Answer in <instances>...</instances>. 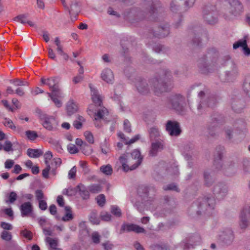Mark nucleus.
<instances>
[{
  "mask_svg": "<svg viewBox=\"0 0 250 250\" xmlns=\"http://www.w3.org/2000/svg\"><path fill=\"white\" fill-rule=\"evenodd\" d=\"M47 94L52 100L55 105L58 107H60L62 105V103L60 100L58 99V98H60L62 96V93L61 91H60V94L57 95L51 93H47Z\"/></svg>",
  "mask_w": 250,
  "mask_h": 250,
  "instance_id": "nucleus-26",
  "label": "nucleus"
},
{
  "mask_svg": "<svg viewBox=\"0 0 250 250\" xmlns=\"http://www.w3.org/2000/svg\"><path fill=\"white\" fill-rule=\"evenodd\" d=\"M96 199L97 202L100 206L103 207L104 206L105 202V197L104 194H100L97 197Z\"/></svg>",
  "mask_w": 250,
  "mask_h": 250,
  "instance_id": "nucleus-51",
  "label": "nucleus"
},
{
  "mask_svg": "<svg viewBox=\"0 0 250 250\" xmlns=\"http://www.w3.org/2000/svg\"><path fill=\"white\" fill-rule=\"evenodd\" d=\"M39 208L42 210H45L47 209V205L44 200L39 201Z\"/></svg>",
  "mask_w": 250,
  "mask_h": 250,
  "instance_id": "nucleus-63",
  "label": "nucleus"
},
{
  "mask_svg": "<svg viewBox=\"0 0 250 250\" xmlns=\"http://www.w3.org/2000/svg\"><path fill=\"white\" fill-rule=\"evenodd\" d=\"M228 1L229 4V12L231 14L236 16L242 12L243 5L239 0H219L220 4Z\"/></svg>",
  "mask_w": 250,
  "mask_h": 250,
  "instance_id": "nucleus-7",
  "label": "nucleus"
},
{
  "mask_svg": "<svg viewBox=\"0 0 250 250\" xmlns=\"http://www.w3.org/2000/svg\"><path fill=\"white\" fill-rule=\"evenodd\" d=\"M225 122L224 117L215 113L211 116V121L207 125L208 136L214 137L217 134V128Z\"/></svg>",
  "mask_w": 250,
  "mask_h": 250,
  "instance_id": "nucleus-3",
  "label": "nucleus"
},
{
  "mask_svg": "<svg viewBox=\"0 0 250 250\" xmlns=\"http://www.w3.org/2000/svg\"><path fill=\"white\" fill-rule=\"evenodd\" d=\"M248 225V221L246 216V212L243 210L240 214V226L242 229L246 228Z\"/></svg>",
  "mask_w": 250,
  "mask_h": 250,
  "instance_id": "nucleus-37",
  "label": "nucleus"
},
{
  "mask_svg": "<svg viewBox=\"0 0 250 250\" xmlns=\"http://www.w3.org/2000/svg\"><path fill=\"white\" fill-rule=\"evenodd\" d=\"M101 78L107 83H112L114 81V75L111 69L109 68L104 69L101 73Z\"/></svg>",
  "mask_w": 250,
  "mask_h": 250,
  "instance_id": "nucleus-19",
  "label": "nucleus"
},
{
  "mask_svg": "<svg viewBox=\"0 0 250 250\" xmlns=\"http://www.w3.org/2000/svg\"><path fill=\"white\" fill-rule=\"evenodd\" d=\"M166 129L171 136H178L181 133L180 124L175 121H167L166 125Z\"/></svg>",
  "mask_w": 250,
  "mask_h": 250,
  "instance_id": "nucleus-9",
  "label": "nucleus"
},
{
  "mask_svg": "<svg viewBox=\"0 0 250 250\" xmlns=\"http://www.w3.org/2000/svg\"><path fill=\"white\" fill-rule=\"evenodd\" d=\"M46 241L49 245V250H52L58 248V242L57 239L47 237Z\"/></svg>",
  "mask_w": 250,
  "mask_h": 250,
  "instance_id": "nucleus-34",
  "label": "nucleus"
},
{
  "mask_svg": "<svg viewBox=\"0 0 250 250\" xmlns=\"http://www.w3.org/2000/svg\"><path fill=\"white\" fill-rule=\"evenodd\" d=\"M76 167L74 166L69 170L68 173V178L69 179H74L76 176Z\"/></svg>",
  "mask_w": 250,
  "mask_h": 250,
  "instance_id": "nucleus-62",
  "label": "nucleus"
},
{
  "mask_svg": "<svg viewBox=\"0 0 250 250\" xmlns=\"http://www.w3.org/2000/svg\"><path fill=\"white\" fill-rule=\"evenodd\" d=\"M35 195L38 201L43 200L44 198L43 193L42 190H37L35 192Z\"/></svg>",
  "mask_w": 250,
  "mask_h": 250,
  "instance_id": "nucleus-58",
  "label": "nucleus"
},
{
  "mask_svg": "<svg viewBox=\"0 0 250 250\" xmlns=\"http://www.w3.org/2000/svg\"><path fill=\"white\" fill-rule=\"evenodd\" d=\"M213 192L217 199L219 200L222 199L227 194L228 187L224 183H218L214 186Z\"/></svg>",
  "mask_w": 250,
  "mask_h": 250,
  "instance_id": "nucleus-10",
  "label": "nucleus"
},
{
  "mask_svg": "<svg viewBox=\"0 0 250 250\" xmlns=\"http://www.w3.org/2000/svg\"><path fill=\"white\" fill-rule=\"evenodd\" d=\"M135 86L138 92L141 94L146 95L150 91L148 84L144 80L140 79L137 81L135 83Z\"/></svg>",
  "mask_w": 250,
  "mask_h": 250,
  "instance_id": "nucleus-15",
  "label": "nucleus"
},
{
  "mask_svg": "<svg viewBox=\"0 0 250 250\" xmlns=\"http://www.w3.org/2000/svg\"><path fill=\"white\" fill-rule=\"evenodd\" d=\"M78 106L73 100H70L66 104V111L69 115L75 113L78 111Z\"/></svg>",
  "mask_w": 250,
  "mask_h": 250,
  "instance_id": "nucleus-23",
  "label": "nucleus"
},
{
  "mask_svg": "<svg viewBox=\"0 0 250 250\" xmlns=\"http://www.w3.org/2000/svg\"><path fill=\"white\" fill-rule=\"evenodd\" d=\"M216 103L215 98L211 97L209 98L207 101H202L197 107L198 114L202 115L206 111L207 107H213Z\"/></svg>",
  "mask_w": 250,
  "mask_h": 250,
  "instance_id": "nucleus-12",
  "label": "nucleus"
},
{
  "mask_svg": "<svg viewBox=\"0 0 250 250\" xmlns=\"http://www.w3.org/2000/svg\"><path fill=\"white\" fill-rule=\"evenodd\" d=\"M100 238L101 236L100 235L99 233L97 231L93 232L91 234L92 241L95 244H97L100 243Z\"/></svg>",
  "mask_w": 250,
  "mask_h": 250,
  "instance_id": "nucleus-49",
  "label": "nucleus"
},
{
  "mask_svg": "<svg viewBox=\"0 0 250 250\" xmlns=\"http://www.w3.org/2000/svg\"><path fill=\"white\" fill-rule=\"evenodd\" d=\"M17 21L20 22L23 24L27 23L29 26L33 27L35 24L32 21L28 20L26 15H20L17 16Z\"/></svg>",
  "mask_w": 250,
  "mask_h": 250,
  "instance_id": "nucleus-30",
  "label": "nucleus"
},
{
  "mask_svg": "<svg viewBox=\"0 0 250 250\" xmlns=\"http://www.w3.org/2000/svg\"><path fill=\"white\" fill-rule=\"evenodd\" d=\"M143 4L145 11H141L137 8H133L125 12V17L131 23H133L146 17L154 15L158 11V9L161 8L159 0H145Z\"/></svg>",
  "mask_w": 250,
  "mask_h": 250,
  "instance_id": "nucleus-1",
  "label": "nucleus"
},
{
  "mask_svg": "<svg viewBox=\"0 0 250 250\" xmlns=\"http://www.w3.org/2000/svg\"><path fill=\"white\" fill-rule=\"evenodd\" d=\"M247 44L246 37H245L243 39H240L237 42H235L233 45V48L235 49L241 47L242 49L244 48V46Z\"/></svg>",
  "mask_w": 250,
  "mask_h": 250,
  "instance_id": "nucleus-38",
  "label": "nucleus"
},
{
  "mask_svg": "<svg viewBox=\"0 0 250 250\" xmlns=\"http://www.w3.org/2000/svg\"><path fill=\"white\" fill-rule=\"evenodd\" d=\"M41 82L42 84L47 85L52 92L55 94H60V91L61 90L59 88L60 79L58 77H52L47 79L42 77Z\"/></svg>",
  "mask_w": 250,
  "mask_h": 250,
  "instance_id": "nucleus-5",
  "label": "nucleus"
},
{
  "mask_svg": "<svg viewBox=\"0 0 250 250\" xmlns=\"http://www.w3.org/2000/svg\"><path fill=\"white\" fill-rule=\"evenodd\" d=\"M234 127L239 131H244L246 129V124L242 120H237L234 125Z\"/></svg>",
  "mask_w": 250,
  "mask_h": 250,
  "instance_id": "nucleus-35",
  "label": "nucleus"
},
{
  "mask_svg": "<svg viewBox=\"0 0 250 250\" xmlns=\"http://www.w3.org/2000/svg\"><path fill=\"white\" fill-rule=\"evenodd\" d=\"M78 191L80 195L84 200H86L89 197V191L87 188L83 185L80 184L77 186V192Z\"/></svg>",
  "mask_w": 250,
  "mask_h": 250,
  "instance_id": "nucleus-24",
  "label": "nucleus"
},
{
  "mask_svg": "<svg viewBox=\"0 0 250 250\" xmlns=\"http://www.w3.org/2000/svg\"><path fill=\"white\" fill-rule=\"evenodd\" d=\"M80 11V8L79 2L76 1L72 2L70 5V8L69 9V14L71 16H74L76 19Z\"/></svg>",
  "mask_w": 250,
  "mask_h": 250,
  "instance_id": "nucleus-25",
  "label": "nucleus"
},
{
  "mask_svg": "<svg viewBox=\"0 0 250 250\" xmlns=\"http://www.w3.org/2000/svg\"><path fill=\"white\" fill-rule=\"evenodd\" d=\"M1 238L5 241H10L12 238V235L10 232L3 230L1 234Z\"/></svg>",
  "mask_w": 250,
  "mask_h": 250,
  "instance_id": "nucleus-52",
  "label": "nucleus"
},
{
  "mask_svg": "<svg viewBox=\"0 0 250 250\" xmlns=\"http://www.w3.org/2000/svg\"><path fill=\"white\" fill-rule=\"evenodd\" d=\"M108 114L107 109L104 107L100 109L97 111V113L94 116V119L96 121H99L100 120H104L105 117Z\"/></svg>",
  "mask_w": 250,
  "mask_h": 250,
  "instance_id": "nucleus-27",
  "label": "nucleus"
},
{
  "mask_svg": "<svg viewBox=\"0 0 250 250\" xmlns=\"http://www.w3.org/2000/svg\"><path fill=\"white\" fill-rule=\"evenodd\" d=\"M149 188L145 186H141L138 188V192L141 196H147L148 195Z\"/></svg>",
  "mask_w": 250,
  "mask_h": 250,
  "instance_id": "nucleus-45",
  "label": "nucleus"
},
{
  "mask_svg": "<svg viewBox=\"0 0 250 250\" xmlns=\"http://www.w3.org/2000/svg\"><path fill=\"white\" fill-rule=\"evenodd\" d=\"M102 246L105 250H111L114 245L109 241H106L102 244Z\"/></svg>",
  "mask_w": 250,
  "mask_h": 250,
  "instance_id": "nucleus-61",
  "label": "nucleus"
},
{
  "mask_svg": "<svg viewBox=\"0 0 250 250\" xmlns=\"http://www.w3.org/2000/svg\"><path fill=\"white\" fill-rule=\"evenodd\" d=\"M215 200L212 196H207L203 199L199 205V208L203 212H206L214 208Z\"/></svg>",
  "mask_w": 250,
  "mask_h": 250,
  "instance_id": "nucleus-11",
  "label": "nucleus"
},
{
  "mask_svg": "<svg viewBox=\"0 0 250 250\" xmlns=\"http://www.w3.org/2000/svg\"><path fill=\"white\" fill-rule=\"evenodd\" d=\"M220 240L226 245L231 244L234 239L233 232L230 229H227L220 235Z\"/></svg>",
  "mask_w": 250,
  "mask_h": 250,
  "instance_id": "nucleus-17",
  "label": "nucleus"
},
{
  "mask_svg": "<svg viewBox=\"0 0 250 250\" xmlns=\"http://www.w3.org/2000/svg\"><path fill=\"white\" fill-rule=\"evenodd\" d=\"M185 98L180 94H176L170 96L165 103L166 107L173 109L178 112H182L184 110L183 104Z\"/></svg>",
  "mask_w": 250,
  "mask_h": 250,
  "instance_id": "nucleus-2",
  "label": "nucleus"
},
{
  "mask_svg": "<svg viewBox=\"0 0 250 250\" xmlns=\"http://www.w3.org/2000/svg\"><path fill=\"white\" fill-rule=\"evenodd\" d=\"M89 220L93 224L97 225L100 223V220L95 211H92L89 216Z\"/></svg>",
  "mask_w": 250,
  "mask_h": 250,
  "instance_id": "nucleus-44",
  "label": "nucleus"
},
{
  "mask_svg": "<svg viewBox=\"0 0 250 250\" xmlns=\"http://www.w3.org/2000/svg\"><path fill=\"white\" fill-rule=\"evenodd\" d=\"M203 18L207 23L214 24L217 22V12L213 5H207L203 9Z\"/></svg>",
  "mask_w": 250,
  "mask_h": 250,
  "instance_id": "nucleus-4",
  "label": "nucleus"
},
{
  "mask_svg": "<svg viewBox=\"0 0 250 250\" xmlns=\"http://www.w3.org/2000/svg\"><path fill=\"white\" fill-rule=\"evenodd\" d=\"M77 192V187L76 188H65L62 192L64 195H66L68 196H72L75 195Z\"/></svg>",
  "mask_w": 250,
  "mask_h": 250,
  "instance_id": "nucleus-46",
  "label": "nucleus"
},
{
  "mask_svg": "<svg viewBox=\"0 0 250 250\" xmlns=\"http://www.w3.org/2000/svg\"><path fill=\"white\" fill-rule=\"evenodd\" d=\"M25 135L28 140L30 141H34L38 137V135L35 131L33 130H27L25 131Z\"/></svg>",
  "mask_w": 250,
  "mask_h": 250,
  "instance_id": "nucleus-40",
  "label": "nucleus"
},
{
  "mask_svg": "<svg viewBox=\"0 0 250 250\" xmlns=\"http://www.w3.org/2000/svg\"><path fill=\"white\" fill-rule=\"evenodd\" d=\"M46 167L42 171V175L44 178L47 179L49 177V172H50L51 173L52 168L50 164H46Z\"/></svg>",
  "mask_w": 250,
  "mask_h": 250,
  "instance_id": "nucleus-50",
  "label": "nucleus"
},
{
  "mask_svg": "<svg viewBox=\"0 0 250 250\" xmlns=\"http://www.w3.org/2000/svg\"><path fill=\"white\" fill-rule=\"evenodd\" d=\"M153 87V91L156 95L159 96L168 90V85L163 83L161 79H154L150 82Z\"/></svg>",
  "mask_w": 250,
  "mask_h": 250,
  "instance_id": "nucleus-8",
  "label": "nucleus"
},
{
  "mask_svg": "<svg viewBox=\"0 0 250 250\" xmlns=\"http://www.w3.org/2000/svg\"><path fill=\"white\" fill-rule=\"evenodd\" d=\"M44 157L45 159V164H49V161L52 159L53 157L52 152L50 151H48L45 153Z\"/></svg>",
  "mask_w": 250,
  "mask_h": 250,
  "instance_id": "nucleus-59",
  "label": "nucleus"
},
{
  "mask_svg": "<svg viewBox=\"0 0 250 250\" xmlns=\"http://www.w3.org/2000/svg\"><path fill=\"white\" fill-rule=\"evenodd\" d=\"M122 229L123 230H126L128 231H134L136 233H144L145 229L138 225L134 224L123 225L122 226Z\"/></svg>",
  "mask_w": 250,
  "mask_h": 250,
  "instance_id": "nucleus-20",
  "label": "nucleus"
},
{
  "mask_svg": "<svg viewBox=\"0 0 250 250\" xmlns=\"http://www.w3.org/2000/svg\"><path fill=\"white\" fill-rule=\"evenodd\" d=\"M241 167L244 172H249L250 171V161L247 158L243 159Z\"/></svg>",
  "mask_w": 250,
  "mask_h": 250,
  "instance_id": "nucleus-39",
  "label": "nucleus"
},
{
  "mask_svg": "<svg viewBox=\"0 0 250 250\" xmlns=\"http://www.w3.org/2000/svg\"><path fill=\"white\" fill-rule=\"evenodd\" d=\"M209 66L208 65L206 62H204V61H201L199 64V67H200V70L202 73L206 74L210 72L209 70L208 67Z\"/></svg>",
  "mask_w": 250,
  "mask_h": 250,
  "instance_id": "nucleus-43",
  "label": "nucleus"
},
{
  "mask_svg": "<svg viewBox=\"0 0 250 250\" xmlns=\"http://www.w3.org/2000/svg\"><path fill=\"white\" fill-rule=\"evenodd\" d=\"M21 234L25 238L28 239L29 240H31L32 238V234L31 232L26 229L21 231Z\"/></svg>",
  "mask_w": 250,
  "mask_h": 250,
  "instance_id": "nucleus-56",
  "label": "nucleus"
},
{
  "mask_svg": "<svg viewBox=\"0 0 250 250\" xmlns=\"http://www.w3.org/2000/svg\"><path fill=\"white\" fill-rule=\"evenodd\" d=\"M16 200V192H11L9 195L6 196L5 201L6 203H12Z\"/></svg>",
  "mask_w": 250,
  "mask_h": 250,
  "instance_id": "nucleus-47",
  "label": "nucleus"
},
{
  "mask_svg": "<svg viewBox=\"0 0 250 250\" xmlns=\"http://www.w3.org/2000/svg\"><path fill=\"white\" fill-rule=\"evenodd\" d=\"M91 90V96L93 102L97 106H101L102 104V99L98 91L93 87L91 83L89 84Z\"/></svg>",
  "mask_w": 250,
  "mask_h": 250,
  "instance_id": "nucleus-14",
  "label": "nucleus"
},
{
  "mask_svg": "<svg viewBox=\"0 0 250 250\" xmlns=\"http://www.w3.org/2000/svg\"><path fill=\"white\" fill-rule=\"evenodd\" d=\"M111 213L117 217H120L122 215L121 209L116 206H112L111 207Z\"/></svg>",
  "mask_w": 250,
  "mask_h": 250,
  "instance_id": "nucleus-53",
  "label": "nucleus"
},
{
  "mask_svg": "<svg viewBox=\"0 0 250 250\" xmlns=\"http://www.w3.org/2000/svg\"><path fill=\"white\" fill-rule=\"evenodd\" d=\"M40 118L43 121L42 125L44 128L49 131H55L57 129L58 122L53 116L46 114H41Z\"/></svg>",
  "mask_w": 250,
  "mask_h": 250,
  "instance_id": "nucleus-6",
  "label": "nucleus"
},
{
  "mask_svg": "<svg viewBox=\"0 0 250 250\" xmlns=\"http://www.w3.org/2000/svg\"><path fill=\"white\" fill-rule=\"evenodd\" d=\"M148 131L150 139L151 141H156L157 140H160L158 139L160 137V132L158 128L156 127H152L149 129Z\"/></svg>",
  "mask_w": 250,
  "mask_h": 250,
  "instance_id": "nucleus-28",
  "label": "nucleus"
},
{
  "mask_svg": "<svg viewBox=\"0 0 250 250\" xmlns=\"http://www.w3.org/2000/svg\"><path fill=\"white\" fill-rule=\"evenodd\" d=\"M42 154V151L39 149L28 148L27 150V155L31 158H38Z\"/></svg>",
  "mask_w": 250,
  "mask_h": 250,
  "instance_id": "nucleus-31",
  "label": "nucleus"
},
{
  "mask_svg": "<svg viewBox=\"0 0 250 250\" xmlns=\"http://www.w3.org/2000/svg\"><path fill=\"white\" fill-rule=\"evenodd\" d=\"M84 136L85 138V139L87 140V141L91 144H92L94 142V137L92 134V133L89 131H86L84 132Z\"/></svg>",
  "mask_w": 250,
  "mask_h": 250,
  "instance_id": "nucleus-48",
  "label": "nucleus"
},
{
  "mask_svg": "<svg viewBox=\"0 0 250 250\" xmlns=\"http://www.w3.org/2000/svg\"><path fill=\"white\" fill-rule=\"evenodd\" d=\"M61 164L62 160L60 158H56L53 159V161L50 165L52 168L51 174L53 175H55L56 174V169L59 167L61 166Z\"/></svg>",
  "mask_w": 250,
  "mask_h": 250,
  "instance_id": "nucleus-29",
  "label": "nucleus"
},
{
  "mask_svg": "<svg viewBox=\"0 0 250 250\" xmlns=\"http://www.w3.org/2000/svg\"><path fill=\"white\" fill-rule=\"evenodd\" d=\"M67 149L69 153L75 154L79 151V149L75 145L70 144L67 146Z\"/></svg>",
  "mask_w": 250,
  "mask_h": 250,
  "instance_id": "nucleus-55",
  "label": "nucleus"
},
{
  "mask_svg": "<svg viewBox=\"0 0 250 250\" xmlns=\"http://www.w3.org/2000/svg\"><path fill=\"white\" fill-rule=\"evenodd\" d=\"M164 189L165 190H175L177 192L179 191L178 188L174 184H169L165 187H164Z\"/></svg>",
  "mask_w": 250,
  "mask_h": 250,
  "instance_id": "nucleus-60",
  "label": "nucleus"
},
{
  "mask_svg": "<svg viewBox=\"0 0 250 250\" xmlns=\"http://www.w3.org/2000/svg\"><path fill=\"white\" fill-rule=\"evenodd\" d=\"M64 209L66 212L65 215L62 217V220L64 222L72 220L74 217L71 207L69 206H65Z\"/></svg>",
  "mask_w": 250,
  "mask_h": 250,
  "instance_id": "nucleus-32",
  "label": "nucleus"
},
{
  "mask_svg": "<svg viewBox=\"0 0 250 250\" xmlns=\"http://www.w3.org/2000/svg\"><path fill=\"white\" fill-rule=\"evenodd\" d=\"M224 151V147L222 146H218L216 147L214 154V165L218 170L223 167L222 157Z\"/></svg>",
  "mask_w": 250,
  "mask_h": 250,
  "instance_id": "nucleus-13",
  "label": "nucleus"
},
{
  "mask_svg": "<svg viewBox=\"0 0 250 250\" xmlns=\"http://www.w3.org/2000/svg\"><path fill=\"white\" fill-rule=\"evenodd\" d=\"M164 147V141L162 140H157L156 141L152 143L149 154L152 156H155L157 155L158 152L163 150Z\"/></svg>",
  "mask_w": 250,
  "mask_h": 250,
  "instance_id": "nucleus-16",
  "label": "nucleus"
},
{
  "mask_svg": "<svg viewBox=\"0 0 250 250\" xmlns=\"http://www.w3.org/2000/svg\"><path fill=\"white\" fill-rule=\"evenodd\" d=\"M204 177L205 180V185L207 187H210L213 182L212 178L207 172H205L204 173Z\"/></svg>",
  "mask_w": 250,
  "mask_h": 250,
  "instance_id": "nucleus-41",
  "label": "nucleus"
},
{
  "mask_svg": "<svg viewBox=\"0 0 250 250\" xmlns=\"http://www.w3.org/2000/svg\"><path fill=\"white\" fill-rule=\"evenodd\" d=\"M124 130L128 133H130L131 131V124L129 121L125 119L124 122Z\"/></svg>",
  "mask_w": 250,
  "mask_h": 250,
  "instance_id": "nucleus-54",
  "label": "nucleus"
},
{
  "mask_svg": "<svg viewBox=\"0 0 250 250\" xmlns=\"http://www.w3.org/2000/svg\"><path fill=\"white\" fill-rule=\"evenodd\" d=\"M101 171L106 175H111L112 173L113 169L110 165L103 166L100 167Z\"/></svg>",
  "mask_w": 250,
  "mask_h": 250,
  "instance_id": "nucleus-42",
  "label": "nucleus"
},
{
  "mask_svg": "<svg viewBox=\"0 0 250 250\" xmlns=\"http://www.w3.org/2000/svg\"><path fill=\"white\" fill-rule=\"evenodd\" d=\"M131 156L133 159L137 160L136 162L130 167V170H132L141 165L143 158L141 156L140 151L137 149H135L131 152Z\"/></svg>",
  "mask_w": 250,
  "mask_h": 250,
  "instance_id": "nucleus-18",
  "label": "nucleus"
},
{
  "mask_svg": "<svg viewBox=\"0 0 250 250\" xmlns=\"http://www.w3.org/2000/svg\"><path fill=\"white\" fill-rule=\"evenodd\" d=\"M89 190L92 193H98L101 190V188L99 185H95L91 186Z\"/></svg>",
  "mask_w": 250,
  "mask_h": 250,
  "instance_id": "nucleus-57",
  "label": "nucleus"
},
{
  "mask_svg": "<svg viewBox=\"0 0 250 250\" xmlns=\"http://www.w3.org/2000/svg\"><path fill=\"white\" fill-rule=\"evenodd\" d=\"M6 215L9 217L13 216V211L11 208H1L0 209V216L1 217H5Z\"/></svg>",
  "mask_w": 250,
  "mask_h": 250,
  "instance_id": "nucleus-36",
  "label": "nucleus"
},
{
  "mask_svg": "<svg viewBox=\"0 0 250 250\" xmlns=\"http://www.w3.org/2000/svg\"><path fill=\"white\" fill-rule=\"evenodd\" d=\"M0 227L5 230H11L12 229V227L10 224L4 222L1 223Z\"/></svg>",
  "mask_w": 250,
  "mask_h": 250,
  "instance_id": "nucleus-64",
  "label": "nucleus"
},
{
  "mask_svg": "<svg viewBox=\"0 0 250 250\" xmlns=\"http://www.w3.org/2000/svg\"><path fill=\"white\" fill-rule=\"evenodd\" d=\"M20 210L22 216H27L32 212L33 206L30 202H25L21 206Z\"/></svg>",
  "mask_w": 250,
  "mask_h": 250,
  "instance_id": "nucleus-21",
  "label": "nucleus"
},
{
  "mask_svg": "<svg viewBox=\"0 0 250 250\" xmlns=\"http://www.w3.org/2000/svg\"><path fill=\"white\" fill-rule=\"evenodd\" d=\"M169 33V27L167 26L160 27L158 31H155L153 33V36L159 38H164L167 36Z\"/></svg>",
  "mask_w": 250,
  "mask_h": 250,
  "instance_id": "nucleus-22",
  "label": "nucleus"
},
{
  "mask_svg": "<svg viewBox=\"0 0 250 250\" xmlns=\"http://www.w3.org/2000/svg\"><path fill=\"white\" fill-rule=\"evenodd\" d=\"M119 161L122 164L123 169L124 171H128L130 170V167L126 164L127 163V157L126 154H123L119 158Z\"/></svg>",
  "mask_w": 250,
  "mask_h": 250,
  "instance_id": "nucleus-33",
  "label": "nucleus"
}]
</instances>
